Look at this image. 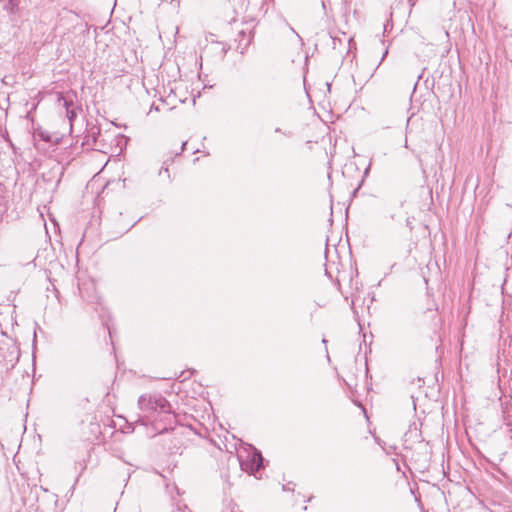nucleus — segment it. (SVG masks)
Listing matches in <instances>:
<instances>
[{
    "label": "nucleus",
    "mask_w": 512,
    "mask_h": 512,
    "mask_svg": "<svg viewBox=\"0 0 512 512\" xmlns=\"http://www.w3.org/2000/svg\"><path fill=\"white\" fill-rule=\"evenodd\" d=\"M66 113L70 122H72L73 119L77 117V113L74 109H68Z\"/></svg>",
    "instance_id": "20e7f679"
},
{
    "label": "nucleus",
    "mask_w": 512,
    "mask_h": 512,
    "mask_svg": "<svg viewBox=\"0 0 512 512\" xmlns=\"http://www.w3.org/2000/svg\"><path fill=\"white\" fill-rule=\"evenodd\" d=\"M186 144H187V142L182 143V151L185 149Z\"/></svg>",
    "instance_id": "f8f14e48"
},
{
    "label": "nucleus",
    "mask_w": 512,
    "mask_h": 512,
    "mask_svg": "<svg viewBox=\"0 0 512 512\" xmlns=\"http://www.w3.org/2000/svg\"><path fill=\"white\" fill-rule=\"evenodd\" d=\"M264 467V458L262 453L256 448L252 447L251 451L248 452L246 459L241 460L242 470L255 474Z\"/></svg>",
    "instance_id": "f03ea898"
},
{
    "label": "nucleus",
    "mask_w": 512,
    "mask_h": 512,
    "mask_svg": "<svg viewBox=\"0 0 512 512\" xmlns=\"http://www.w3.org/2000/svg\"><path fill=\"white\" fill-rule=\"evenodd\" d=\"M152 109H154V110L158 111V107H157V106L152 105V106H151V110H152Z\"/></svg>",
    "instance_id": "9b49d317"
},
{
    "label": "nucleus",
    "mask_w": 512,
    "mask_h": 512,
    "mask_svg": "<svg viewBox=\"0 0 512 512\" xmlns=\"http://www.w3.org/2000/svg\"><path fill=\"white\" fill-rule=\"evenodd\" d=\"M331 38H332V43H333V49H336L338 44L339 45L341 44V39L337 38L335 36H331Z\"/></svg>",
    "instance_id": "39448f33"
},
{
    "label": "nucleus",
    "mask_w": 512,
    "mask_h": 512,
    "mask_svg": "<svg viewBox=\"0 0 512 512\" xmlns=\"http://www.w3.org/2000/svg\"><path fill=\"white\" fill-rule=\"evenodd\" d=\"M406 223H407V226L410 228V230H412L411 221L409 218H407Z\"/></svg>",
    "instance_id": "1a4fd4ad"
},
{
    "label": "nucleus",
    "mask_w": 512,
    "mask_h": 512,
    "mask_svg": "<svg viewBox=\"0 0 512 512\" xmlns=\"http://www.w3.org/2000/svg\"><path fill=\"white\" fill-rule=\"evenodd\" d=\"M58 101L66 108V111L70 109L71 105H73V100L69 97L60 96Z\"/></svg>",
    "instance_id": "7ed1b4c3"
},
{
    "label": "nucleus",
    "mask_w": 512,
    "mask_h": 512,
    "mask_svg": "<svg viewBox=\"0 0 512 512\" xmlns=\"http://www.w3.org/2000/svg\"><path fill=\"white\" fill-rule=\"evenodd\" d=\"M387 54H388V50H385V52L383 53V55L381 57L380 63L384 60V58L387 56Z\"/></svg>",
    "instance_id": "6e6552de"
},
{
    "label": "nucleus",
    "mask_w": 512,
    "mask_h": 512,
    "mask_svg": "<svg viewBox=\"0 0 512 512\" xmlns=\"http://www.w3.org/2000/svg\"><path fill=\"white\" fill-rule=\"evenodd\" d=\"M138 408L141 414L136 422L142 425H148L159 413H171L170 403L158 393L141 395L138 399Z\"/></svg>",
    "instance_id": "f257e3e1"
},
{
    "label": "nucleus",
    "mask_w": 512,
    "mask_h": 512,
    "mask_svg": "<svg viewBox=\"0 0 512 512\" xmlns=\"http://www.w3.org/2000/svg\"><path fill=\"white\" fill-rule=\"evenodd\" d=\"M0 134L4 137V134L7 135V131L4 129V133H3V127L2 125L0 124Z\"/></svg>",
    "instance_id": "0eeeda50"
},
{
    "label": "nucleus",
    "mask_w": 512,
    "mask_h": 512,
    "mask_svg": "<svg viewBox=\"0 0 512 512\" xmlns=\"http://www.w3.org/2000/svg\"><path fill=\"white\" fill-rule=\"evenodd\" d=\"M283 490L284 491H293L294 490V485H292V483L289 482L286 485H283Z\"/></svg>",
    "instance_id": "423d86ee"
},
{
    "label": "nucleus",
    "mask_w": 512,
    "mask_h": 512,
    "mask_svg": "<svg viewBox=\"0 0 512 512\" xmlns=\"http://www.w3.org/2000/svg\"><path fill=\"white\" fill-rule=\"evenodd\" d=\"M404 147H406V148L408 147L407 140H405Z\"/></svg>",
    "instance_id": "ddd939ff"
},
{
    "label": "nucleus",
    "mask_w": 512,
    "mask_h": 512,
    "mask_svg": "<svg viewBox=\"0 0 512 512\" xmlns=\"http://www.w3.org/2000/svg\"><path fill=\"white\" fill-rule=\"evenodd\" d=\"M41 136H42V138H43L45 141H50V137H49V136L44 137V135H43V134H42Z\"/></svg>",
    "instance_id": "9d476101"
}]
</instances>
